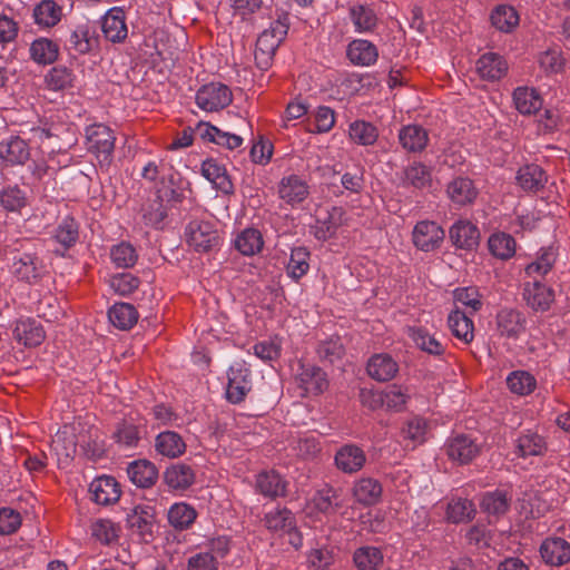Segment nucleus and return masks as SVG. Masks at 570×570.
Instances as JSON below:
<instances>
[{
    "instance_id": "f257e3e1",
    "label": "nucleus",
    "mask_w": 570,
    "mask_h": 570,
    "mask_svg": "<svg viewBox=\"0 0 570 570\" xmlns=\"http://www.w3.org/2000/svg\"><path fill=\"white\" fill-rule=\"evenodd\" d=\"M288 28V17L282 14L258 36L254 57L256 66L261 70H267L272 66L275 52L285 39Z\"/></svg>"
},
{
    "instance_id": "f03ea898",
    "label": "nucleus",
    "mask_w": 570,
    "mask_h": 570,
    "mask_svg": "<svg viewBox=\"0 0 570 570\" xmlns=\"http://www.w3.org/2000/svg\"><path fill=\"white\" fill-rule=\"evenodd\" d=\"M186 244L194 249H213L222 245V238L215 226L204 219L190 218L184 232Z\"/></svg>"
},
{
    "instance_id": "7ed1b4c3",
    "label": "nucleus",
    "mask_w": 570,
    "mask_h": 570,
    "mask_svg": "<svg viewBox=\"0 0 570 570\" xmlns=\"http://www.w3.org/2000/svg\"><path fill=\"white\" fill-rule=\"evenodd\" d=\"M115 140L112 130L106 125L96 124L87 128L88 150L95 154L100 163L111 161Z\"/></svg>"
},
{
    "instance_id": "20e7f679",
    "label": "nucleus",
    "mask_w": 570,
    "mask_h": 570,
    "mask_svg": "<svg viewBox=\"0 0 570 570\" xmlns=\"http://www.w3.org/2000/svg\"><path fill=\"white\" fill-rule=\"evenodd\" d=\"M252 390L250 371L243 362L233 363L227 371L226 399L237 404Z\"/></svg>"
},
{
    "instance_id": "39448f33",
    "label": "nucleus",
    "mask_w": 570,
    "mask_h": 570,
    "mask_svg": "<svg viewBox=\"0 0 570 570\" xmlns=\"http://www.w3.org/2000/svg\"><path fill=\"white\" fill-rule=\"evenodd\" d=\"M233 100L230 89L220 82L202 86L196 92L197 106L206 111H218L226 108Z\"/></svg>"
},
{
    "instance_id": "423d86ee",
    "label": "nucleus",
    "mask_w": 570,
    "mask_h": 570,
    "mask_svg": "<svg viewBox=\"0 0 570 570\" xmlns=\"http://www.w3.org/2000/svg\"><path fill=\"white\" fill-rule=\"evenodd\" d=\"M127 525L137 533L140 539L148 542L153 539L155 528V511L150 505H135L127 513Z\"/></svg>"
},
{
    "instance_id": "0eeeda50",
    "label": "nucleus",
    "mask_w": 570,
    "mask_h": 570,
    "mask_svg": "<svg viewBox=\"0 0 570 570\" xmlns=\"http://www.w3.org/2000/svg\"><path fill=\"white\" fill-rule=\"evenodd\" d=\"M539 552L542 561L550 567H562L570 562V542L560 537L546 538Z\"/></svg>"
},
{
    "instance_id": "6e6552de",
    "label": "nucleus",
    "mask_w": 570,
    "mask_h": 570,
    "mask_svg": "<svg viewBox=\"0 0 570 570\" xmlns=\"http://www.w3.org/2000/svg\"><path fill=\"white\" fill-rule=\"evenodd\" d=\"M89 494L96 504L110 505L120 499L121 489L114 476L101 475L95 478L89 484Z\"/></svg>"
},
{
    "instance_id": "1a4fd4ad",
    "label": "nucleus",
    "mask_w": 570,
    "mask_h": 570,
    "mask_svg": "<svg viewBox=\"0 0 570 570\" xmlns=\"http://www.w3.org/2000/svg\"><path fill=\"white\" fill-rule=\"evenodd\" d=\"M449 238L456 249H475L480 243V230L469 219H458L449 229Z\"/></svg>"
},
{
    "instance_id": "9d476101",
    "label": "nucleus",
    "mask_w": 570,
    "mask_h": 570,
    "mask_svg": "<svg viewBox=\"0 0 570 570\" xmlns=\"http://www.w3.org/2000/svg\"><path fill=\"white\" fill-rule=\"evenodd\" d=\"M413 244L417 249L439 248L445 238L444 229L435 222H419L412 233Z\"/></svg>"
},
{
    "instance_id": "9b49d317",
    "label": "nucleus",
    "mask_w": 570,
    "mask_h": 570,
    "mask_svg": "<svg viewBox=\"0 0 570 570\" xmlns=\"http://www.w3.org/2000/svg\"><path fill=\"white\" fill-rule=\"evenodd\" d=\"M480 451L479 444L465 434H458L448 440L445 444V452L448 456L460 464L471 462Z\"/></svg>"
},
{
    "instance_id": "f8f14e48",
    "label": "nucleus",
    "mask_w": 570,
    "mask_h": 570,
    "mask_svg": "<svg viewBox=\"0 0 570 570\" xmlns=\"http://www.w3.org/2000/svg\"><path fill=\"white\" fill-rule=\"evenodd\" d=\"M95 31L87 23L78 24L65 42V49L71 57L87 55L97 46Z\"/></svg>"
},
{
    "instance_id": "ddd939ff",
    "label": "nucleus",
    "mask_w": 570,
    "mask_h": 570,
    "mask_svg": "<svg viewBox=\"0 0 570 570\" xmlns=\"http://www.w3.org/2000/svg\"><path fill=\"white\" fill-rule=\"evenodd\" d=\"M296 381L306 394H320L328 384L326 374L321 367L304 363L298 366Z\"/></svg>"
},
{
    "instance_id": "4468645a",
    "label": "nucleus",
    "mask_w": 570,
    "mask_h": 570,
    "mask_svg": "<svg viewBox=\"0 0 570 570\" xmlns=\"http://www.w3.org/2000/svg\"><path fill=\"white\" fill-rule=\"evenodd\" d=\"M105 38L114 43L122 42L128 35L125 11L119 7L109 9L101 20Z\"/></svg>"
},
{
    "instance_id": "2eb2a0df",
    "label": "nucleus",
    "mask_w": 570,
    "mask_h": 570,
    "mask_svg": "<svg viewBox=\"0 0 570 570\" xmlns=\"http://www.w3.org/2000/svg\"><path fill=\"white\" fill-rule=\"evenodd\" d=\"M30 158L28 142L19 136H10L0 141V159L10 166L24 165Z\"/></svg>"
},
{
    "instance_id": "dca6fc26",
    "label": "nucleus",
    "mask_w": 570,
    "mask_h": 570,
    "mask_svg": "<svg viewBox=\"0 0 570 570\" xmlns=\"http://www.w3.org/2000/svg\"><path fill=\"white\" fill-rule=\"evenodd\" d=\"M264 527L273 533H292L296 529V520L293 512L285 507H274L264 513Z\"/></svg>"
},
{
    "instance_id": "f3484780",
    "label": "nucleus",
    "mask_w": 570,
    "mask_h": 570,
    "mask_svg": "<svg viewBox=\"0 0 570 570\" xmlns=\"http://www.w3.org/2000/svg\"><path fill=\"white\" fill-rule=\"evenodd\" d=\"M523 297L532 309L544 312L550 308L554 293L552 288L534 279L524 284Z\"/></svg>"
},
{
    "instance_id": "a211bd4d",
    "label": "nucleus",
    "mask_w": 570,
    "mask_h": 570,
    "mask_svg": "<svg viewBox=\"0 0 570 570\" xmlns=\"http://www.w3.org/2000/svg\"><path fill=\"white\" fill-rule=\"evenodd\" d=\"M367 374L377 382H386L397 374V362L386 353L373 355L366 365Z\"/></svg>"
},
{
    "instance_id": "6ab92c4d",
    "label": "nucleus",
    "mask_w": 570,
    "mask_h": 570,
    "mask_svg": "<svg viewBox=\"0 0 570 570\" xmlns=\"http://www.w3.org/2000/svg\"><path fill=\"white\" fill-rule=\"evenodd\" d=\"M256 491L265 498L275 499L286 494L287 482L276 471H262L256 475Z\"/></svg>"
},
{
    "instance_id": "aec40b11",
    "label": "nucleus",
    "mask_w": 570,
    "mask_h": 570,
    "mask_svg": "<svg viewBox=\"0 0 570 570\" xmlns=\"http://www.w3.org/2000/svg\"><path fill=\"white\" fill-rule=\"evenodd\" d=\"M13 337L27 347H35L45 340V332L36 320L20 318L13 327Z\"/></svg>"
},
{
    "instance_id": "412c9836",
    "label": "nucleus",
    "mask_w": 570,
    "mask_h": 570,
    "mask_svg": "<svg viewBox=\"0 0 570 570\" xmlns=\"http://www.w3.org/2000/svg\"><path fill=\"white\" fill-rule=\"evenodd\" d=\"M202 175L213 184V186L224 193L232 194L234 185L227 174L224 165L214 158H207L202 163Z\"/></svg>"
},
{
    "instance_id": "4be33fe9",
    "label": "nucleus",
    "mask_w": 570,
    "mask_h": 570,
    "mask_svg": "<svg viewBox=\"0 0 570 570\" xmlns=\"http://www.w3.org/2000/svg\"><path fill=\"white\" fill-rule=\"evenodd\" d=\"M476 71L482 79L495 81L505 76L508 63L499 53L487 52L478 59Z\"/></svg>"
},
{
    "instance_id": "5701e85b",
    "label": "nucleus",
    "mask_w": 570,
    "mask_h": 570,
    "mask_svg": "<svg viewBox=\"0 0 570 570\" xmlns=\"http://www.w3.org/2000/svg\"><path fill=\"white\" fill-rule=\"evenodd\" d=\"M156 452L168 459H176L186 451V443L181 435L175 431H163L155 438Z\"/></svg>"
},
{
    "instance_id": "b1692460",
    "label": "nucleus",
    "mask_w": 570,
    "mask_h": 570,
    "mask_svg": "<svg viewBox=\"0 0 570 570\" xmlns=\"http://www.w3.org/2000/svg\"><path fill=\"white\" fill-rule=\"evenodd\" d=\"M407 334L414 345L422 352L433 356H442L445 352V345L436 337L435 334L422 326H411Z\"/></svg>"
},
{
    "instance_id": "393cba45",
    "label": "nucleus",
    "mask_w": 570,
    "mask_h": 570,
    "mask_svg": "<svg viewBox=\"0 0 570 570\" xmlns=\"http://www.w3.org/2000/svg\"><path fill=\"white\" fill-rule=\"evenodd\" d=\"M281 199L289 205L302 203L308 195V186L297 175L283 177L278 185Z\"/></svg>"
},
{
    "instance_id": "a878e982",
    "label": "nucleus",
    "mask_w": 570,
    "mask_h": 570,
    "mask_svg": "<svg viewBox=\"0 0 570 570\" xmlns=\"http://www.w3.org/2000/svg\"><path fill=\"white\" fill-rule=\"evenodd\" d=\"M517 184L524 190L537 193L546 186L548 176L537 164L522 166L517 173Z\"/></svg>"
},
{
    "instance_id": "bb28decb",
    "label": "nucleus",
    "mask_w": 570,
    "mask_h": 570,
    "mask_svg": "<svg viewBox=\"0 0 570 570\" xmlns=\"http://www.w3.org/2000/svg\"><path fill=\"white\" fill-rule=\"evenodd\" d=\"M446 194L454 204L465 206L476 199L479 191L470 178L456 177L448 184Z\"/></svg>"
},
{
    "instance_id": "cd10ccee",
    "label": "nucleus",
    "mask_w": 570,
    "mask_h": 570,
    "mask_svg": "<svg viewBox=\"0 0 570 570\" xmlns=\"http://www.w3.org/2000/svg\"><path fill=\"white\" fill-rule=\"evenodd\" d=\"M51 450L56 453L60 463H68L77 450V440L73 429L63 426L58 430L52 438Z\"/></svg>"
},
{
    "instance_id": "c85d7f7f",
    "label": "nucleus",
    "mask_w": 570,
    "mask_h": 570,
    "mask_svg": "<svg viewBox=\"0 0 570 570\" xmlns=\"http://www.w3.org/2000/svg\"><path fill=\"white\" fill-rule=\"evenodd\" d=\"M366 461L364 451L353 444L342 446L335 454L336 466L345 473L360 471Z\"/></svg>"
},
{
    "instance_id": "c756f323",
    "label": "nucleus",
    "mask_w": 570,
    "mask_h": 570,
    "mask_svg": "<svg viewBox=\"0 0 570 570\" xmlns=\"http://www.w3.org/2000/svg\"><path fill=\"white\" fill-rule=\"evenodd\" d=\"M497 328L502 336L517 338L525 328V318L519 311L501 309L497 315Z\"/></svg>"
},
{
    "instance_id": "7c9ffc66",
    "label": "nucleus",
    "mask_w": 570,
    "mask_h": 570,
    "mask_svg": "<svg viewBox=\"0 0 570 570\" xmlns=\"http://www.w3.org/2000/svg\"><path fill=\"white\" fill-rule=\"evenodd\" d=\"M382 492L381 483L370 476L358 479L353 487L354 500L365 507L376 504L381 500Z\"/></svg>"
},
{
    "instance_id": "2f4dec72",
    "label": "nucleus",
    "mask_w": 570,
    "mask_h": 570,
    "mask_svg": "<svg viewBox=\"0 0 570 570\" xmlns=\"http://www.w3.org/2000/svg\"><path fill=\"white\" fill-rule=\"evenodd\" d=\"M62 7L53 0H42L32 11L35 23L40 28H52L62 19Z\"/></svg>"
},
{
    "instance_id": "473e14b6",
    "label": "nucleus",
    "mask_w": 570,
    "mask_h": 570,
    "mask_svg": "<svg viewBox=\"0 0 570 570\" xmlns=\"http://www.w3.org/2000/svg\"><path fill=\"white\" fill-rule=\"evenodd\" d=\"M127 474L129 480L138 488H149L155 484L158 478L155 464L147 460L130 462L127 468Z\"/></svg>"
},
{
    "instance_id": "72a5a7b5",
    "label": "nucleus",
    "mask_w": 570,
    "mask_h": 570,
    "mask_svg": "<svg viewBox=\"0 0 570 570\" xmlns=\"http://www.w3.org/2000/svg\"><path fill=\"white\" fill-rule=\"evenodd\" d=\"M41 271L42 266L35 253L22 252L18 257H13L11 272L21 281L31 282L40 275Z\"/></svg>"
},
{
    "instance_id": "f704fd0d",
    "label": "nucleus",
    "mask_w": 570,
    "mask_h": 570,
    "mask_svg": "<svg viewBox=\"0 0 570 570\" xmlns=\"http://www.w3.org/2000/svg\"><path fill=\"white\" fill-rule=\"evenodd\" d=\"M399 141L406 151L420 153L428 146L429 134L419 125L403 126L399 131Z\"/></svg>"
},
{
    "instance_id": "c9c22d12",
    "label": "nucleus",
    "mask_w": 570,
    "mask_h": 570,
    "mask_svg": "<svg viewBox=\"0 0 570 570\" xmlns=\"http://www.w3.org/2000/svg\"><path fill=\"white\" fill-rule=\"evenodd\" d=\"M30 59L42 66L53 63L59 56V45L45 37L35 39L29 48Z\"/></svg>"
},
{
    "instance_id": "e433bc0d",
    "label": "nucleus",
    "mask_w": 570,
    "mask_h": 570,
    "mask_svg": "<svg viewBox=\"0 0 570 570\" xmlns=\"http://www.w3.org/2000/svg\"><path fill=\"white\" fill-rule=\"evenodd\" d=\"M449 327L458 340L464 344H469L474 338V325L468 313L460 311L459 308L453 309L448 317Z\"/></svg>"
},
{
    "instance_id": "4c0bfd02",
    "label": "nucleus",
    "mask_w": 570,
    "mask_h": 570,
    "mask_svg": "<svg viewBox=\"0 0 570 570\" xmlns=\"http://www.w3.org/2000/svg\"><path fill=\"white\" fill-rule=\"evenodd\" d=\"M350 61L357 66H371L379 57L377 48L364 39L353 40L347 47Z\"/></svg>"
},
{
    "instance_id": "58836bf2",
    "label": "nucleus",
    "mask_w": 570,
    "mask_h": 570,
    "mask_svg": "<svg viewBox=\"0 0 570 570\" xmlns=\"http://www.w3.org/2000/svg\"><path fill=\"white\" fill-rule=\"evenodd\" d=\"M490 21L497 30L509 33L519 26L520 17L514 7L498 4L491 11Z\"/></svg>"
},
{
    "instance_id": "ea45409f",
    "label": "nucleus",
    "mask_w": 570,
    "mask_h": 570,
    "mask_svg": "<svg viewBox=\"0 0 570 570\" xmlns=\"http://www.w3.org/2000/svg\"><path fill=\"white\" fill-rule=\"evenodd\" d=\"M445 514L451 523L469 522L475 514V507L466 498L453 497L446 504Z\"/></svg>"
},
{
    "instance_id": "a19ab883",
    "label": "nucleus",
    "mask_w": 570,
    "mask_h": 570,
    "mask_svg": "<svg viewBox=\"0 0 570 570\" xmlns=\"http://www.w3.org/2000/svg\"><path fill=\"white\" fill-rule=\"evenodd\" d=\"M138 312L129 303H116L108 311L110 323L119 330H129L138 321Z\"/></svg>"
},
{
    "instance_id": "79ce46f5",
    "label": "nucleus",
    "mask_w": 570,
    "mask_h": 570,
    "mask_svg": "<svg viewBox=\"0 0 570 570\" xmlns=\"http://www.w3.org/2000/svg\"><path fill=\"white\" fill-rule=\"evenodd\" d=\"M166 484L175 490H185L195 481L193 469L184 463L173 464L164 474Z\"/></svg>"
},
{
    "instance_id": "37998d69",
    "label": "nucleus",
    "mask_w": 570,
    "mask_h": 570,
    "mask_svg": "<svg viewBox=\"0 0 570 570\" xmlns=\"http://www.w3.org/2000/svg\"><path fill=\"white\" fill-rule=\"evenodd\" d=\"M353 561L357 570H379L383 564L384 556L377 547L363 546L354 551Z\"/></svg>"
},
{
    "instance_id": "c03bdc74",
    "label": "nucleus",
    "mask_w": 570,
    "mask_h": 570,
    "mask_svg": "<svg viewBox=\"0 0 570 570\" xmlns=\"http://www.w3.org/2000/svg\"><path fill=\"white\" fill-rule=\"evenodd\" d=\"M513 102L517 110L522 115H531L537 112L542 106L540 95L528 87H518L513 91Z\"/></svg>"
},
{
    "instance_id": "a18cd8bd",
    "label": "nucleus",
    "mask_w": 570,
    "mask_h": 570,
    "mask_svg": "<svg viewBox=\"0 0 570 570\" xmlns=\"http://www.w3.org/2000/svg\"><path fill=\"white\" fill-rule=\"evenodd\" d=\"M167 517L173 528L186 530L195 522L197 512L193 505L186 502H176L169 508Z\"/></svg>"
},
{
    "instance_id": "49530a36",
    "label": "nucleus",
    "mask_w": 570,
    "mask_h": 570,
    "mask_svg": "<svg viewBox=\"0 0 570 570\" xmlns=\"http://www.w3.org/2000/svg\"><path fill=\"white\" fill-rule=\"evenodd\" d=\"M27 205V193L18 185H8L0 190V206L6 212L20 213Z\"/></svg>"
},
{
    "instance_id": "de8ad7c7",
    "label": "nucleus",
    "mask_w": 570,
    "mask_h": 570,
    "mask_svg": "<svg viewBox=\"0 0 570 570\" xmlns=\"http://www.w3.org/2000/svg\"><path fill=\"white\" fill-rule=\"evenodd\" d=\"M350 18L357 32H371L377 24V16L374 9L365 4L352 6Z\"/></svg>"
},
{
    "instance_id": "09e8293b",
    "label": "nucleus",
    "mask_w": 570,
    "mask_h": 570,
    "mask_svg": "<svg viewBox=\"0 0 570 570\" xmlns=\"http://www.w3.org/2000/svg\"><path fill=\"white\" fill-rule=\"evenodd\" d=\"M112 439L120 449L130 450L138 446L141 436L136 424L122 421L117 424L112 433Z\"/></svg>"
},
{
    "instance_id": "8fccbe9b",
    "label": "nucleus",
    "mask_w": 570,
    "mask_h": 570,
    "mask_svg": "<svg viewBox=\"0 0 570 570\" xmlns=\"http://www.w3.org/2000/svg\"><path fill=\"white\" fill-rule=\"evenodd\" d=\"M507 385L513 394L524 396L535 390L537 380L530 372L517 370L507 376Z\"/></svg>"
},
{
    "instance_id": "3c124183",
    "label": "nucleus",
    "mask_w": 570,
    "mask_h": 570,
    "mask_svg": "<svg viewBox=\"0 0 570 570\" xmlns=\"http://www.w3.org/2000/svg\"><path fill=\"white\" fill-rule=\"evenodd\" d=\"M119 532L120 528L109 519H98L91 524V535L105 546L116 543Z\"/></svg>"
},
{
    "instance_id": "603ef678",
    "label": "nucleus",
    "mask_w": 570,
    "mask_h": 570,
    "mask_svg": "<svg viewBox=\"0 0 570 570\" xmlns=\"http://www.w3.org/2000/svg\"><path fill=\"white\" fill-rule=\"evenodd\" d=\"M309 504L322 513H333L338 507L337 491L332 487L325 485L315 492Z\"/></svg>"
},
{
    "instance_id": "864d4df0",
    "label": "nucleus",
    "mask_w": 570,
    "mask_h": 570,
    "mask_svg": "<svg viewBox=\"0 0 570 570\" xmlns=\"http://www.w3.org/2000/svg\"><path fill=\"white\" fill-rule=\"evenodd\" d=\"M510 499L501 490L487 492L481 500V509L490 515H502L509 509Z\"/></svg>"
},
{
    "instance_id": "5fc2aeb1",
    "label": "nucleus",
    "mask_w": 570,
    "mask_h": 570,
    "mask_svg": "<svg viewBox=\"0 0 570 570\" xmlns=\"http://www.w3.org/2000/svg\"><path fill=\"white\" fill-rule=\"evenodd\" d=\"M544 450L546 442L537 433L529 431L517 440V452L522 458L541 455Z\"/></svg>"
},
{
    "instance_id": "6e6d98bb",
    "label": "nucleus",
    "mask_w": 570,
    "mask_h": 570,
    "mask_svg": "<svg viewBox=\"0 0 570 570\" xmlns=\"http://www.w3.org/2000/svg\"><path fill=\"white\" fill-rule=\"evenodd\" d=\"M348 135L351 139L362 146L373 145L377 137V129L371 122L356 120L350 125Z\"/></svg>"
},
{
    "instance_id": "4d7b16f0",
    "label": "nucleus",
    "mask_w": 570,
    "mask_h": 570,
    "mask_svg": "<svg viewBox=\"0 0 570 570\" xmlns=\"http://www.w3.org/2000/svg\"><path fill=\"white\" fill-rule=\"evenodd\" d=\"M79 237V224L73 217L66 216L58 225L55 238L65 247H71Z\"/></svg>"
},
{
    "instance_id": "13d9d810",
    "label": "nucleus",
    "mask_w": 570,
    "mask_h": 570,
    "mask_svg": "<svg viewBox=\"0 0 570 570\" xmlns=\"http://www.w3.org/2000/svg\"><path fill=\"white\" fill-rule=\"evenodd\" d=\"M168 215L167 206L164 204L163 196L151 200L144 212V219L147 225L154 226L155 228H163L166 225Z\"/></svg>"
},
{
    "instance_id": "bf43d9fd",
    "label": "nucleus",
    "mask_w": 570,
    "mask_h": 570,
    "mask_svg": "<svg viewBox=\"0 0 570 570\" xmlns=\"http://www.w3.org/2000/svg\"><path fill=\"white\" fill-rule=\"evenodd\" d=\"M409 397L406 387L391 384L383 391L380 400L387 409L400 411L405 406Z\"/></svg>"
},
{
    "instance_id": "052dcab7",
    "label": "nucleus",
    "mask_w": 570,
    "mask_h": 570,
    "mask_svg": "<svg viewBox=\"0 0 570 570\" xmlns=\"http://www.w3.org/2000/svg\"><path fill=\"white\" fill-rule=\"evenodd\" d=\"M73 72L65 66H56L46 75V83L51 90H63L72 86Z\"/></svg>"
},
{
    "instance_id": "680f3d73",
    "label": "nucleus",
    "mask_w": 570,
    "mask_h": 570,
    "mask_svg": "<svg viewBox=\"0 0 570 570\" xmlns=\"http://www.w3.org/2000/svg\"><path fill=\"white\" fill-rule=\"evenodd\" d=\"M453 297L455 303L469 308L470 314L476 313L483 305L478 288L473 286L454 289Z\"/></svg>"
},
{
    "instance_id": "e2e57ef3",
    "label": "nucleus",
    "mask_w": 570,
    "mask_h": 570,
    "mask_svg": "<svg viewBox=\"0 0 570 570\" xmlns=\"http://www.w3.org/2000/svg\"><path fill=\"white\" fill-rule=\"evenodd\" d=\"M317 354L323 361L335 363L344 355V345L340 336H331L320 343Z\"/></svg>"
},
{
    "instance_id": "0e129e2a",
    "label": "nucleus",
    "mask_w": 570,
    "mask_h": 570,
    "mask_svg": "<svg viewBox=\"0 0 570 570\" xmlns=\"http://www.w3.org/2000/svg\"><path fill=\"white\" fill-rule=\"evenodd\" d=\"M263 235L254 227L243 229L234 239L235 249H263Z\"/></svg>"
},
{
    "instance_id": "69168bd1",
    "label": "nucleus",
    "mask_w": 570,
    "mask_h": 570,
    "mask_svg": "<svg viewBox=\"0 0 570 570\" xmlns=\"http://www.w3.org/2000/svg\"><path fill=\"white\" fill-rule=\"evenodd\" d=\"M428 423L424 419L415 416L406 422L402 429L403 438L411 441L413 446L425 440Z\"/></svg>"
},
{
    "instance_id": "338daca9",
    "label": "nucleus",
    "mask_w": 570,
    "mask_h": 570,
    "mask_svg": "<svg viewBox=\"0 0 570 570\" xmlns=\"http://www.w3.org/2000/svg\"><path fill=\"white\" fill-rule=\"evenodd\" d=\"M109 285L115 293L128 296L138 288L139 279L130 273H119L110 277Z\"/></svg>"
},
{
    "instance_id": "774afa93",
    "label": "nucleus",
    "mask_w": 570,
    "mask_h": 570,
    "mask_svg": "<svg viewBox=\"0 0 570 570\" xmlns=\"http://www.w3.org/2000/svg\"><path fill=\"white\" fill-rule=\"evenodd\" d=\"M186 570H218V561L208 551L196 552L187 559Z\"/></svg>"
}]
</instances>
